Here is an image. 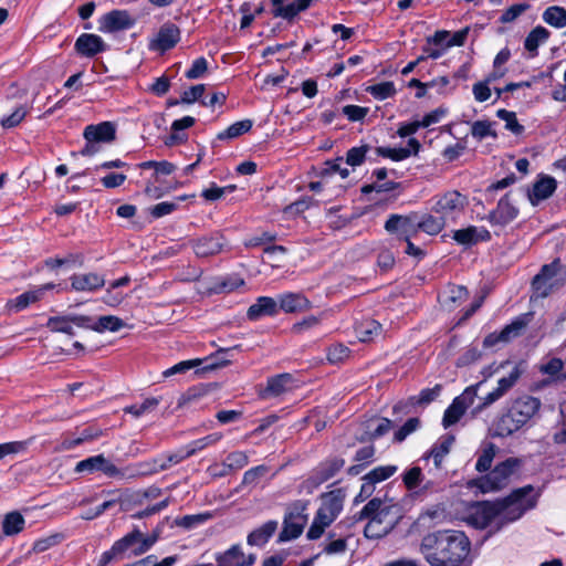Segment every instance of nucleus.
I'll use <instances>...</instances> for the list:
<instances>
[{
    "label": "nucleus",
    "mask_w": 566,
    "mask_h": 566,
    "mask_svg": "<svg viewBox=\"0 0 566 566\" xmlns=\"http://www.w3.org/2000/svg\"><path fill=\"white\" fill-rule=\"evenodd\" d=\"M226 239L219 232H213L191 241L193 252L199 258H208L220 253L226 247Z\"/></svg>",
    "instance_id": "nucleus-13"
},
{
    "label": "nucleus",
    "mask_w": 566,
    "mask_h": 566,
    "mask_svg": "<svg viewBox=\"0 0 566 566\" xmlns=\"http://www.w3.org/2000/svg\"><path fill=\"white\" fill-rule=\"evenodd\" d=\"M551 36V32L542 27H535L524 40V49L530 53L531 57L538 55L539 45L544 44Z\"/></svg>",
    "instance_id": "nucleus-27"
},
{
    "label": "nucleus",
    "mask_w": 566,
    "mask_h": 566,
    "mask_svg": "<svg viewBox=\"0 0 566 566\" xmlns=\"http://www.w3.org/2000/svg\"><path fill=\"white\" fill-rule=\"evenodd\" d=\"M418 212L409 214H390L385 222V230L390 234H396L399 240L411 239L419 232Z\"/></svg>",
    "instance_id": "nucleus-6"
},
{
    "label": "nucleus",
    "mask_w": 566,
    "mask_h": 566,
    "mask_svg": "<svg viewBox=\"0 0 566 566\" xmlns=\"http://www.w3.org/2000/svg\"><path fill=\"white\" fill-rule=\"evenodd\" d=\"M29 112L28 106L20 105L10 115L3 116L0 124L6 129L14 128L25 118Z\"/></svg>",
    "instance_id": "nucleus-49"
},
{
    "label": "nucleus",
    "mask_w": 566,
    "mask_h": 566,
    "mask_svg": "<svg viewBox=\"0 0 566 566\" xmlns=\"http://www.w3.org/2000/svg\"><path fill=\"white\" fill-rule=\"evenodd\" d=\"M494 125L495 123L490 120L473 122L471 125V135L478 140H483L489 136L496 138L497 135L493 129Z\"/></svg>",
    "instance_id": "nucleus-46"
},
{
    "label": "nucleus",
    "mask_w": 566,
    "mask_h": 566,
    "mask_svg": "<svg viewBox=\"0 0 566 566\" xmlns=\"http://www.w3.org/2000/svg\"><path fill=\"white\" fill-rule=\"evenodd\" d=\"M237 347L233 348H222L219 349L214 355L206 358L207 365L203 366V370H211L219 367L227 366L231 361V353Z\"/></svg>",
    "instance_id": "nucleus-44"
},
{
    "label": "nucleus",
    "mask_w": 566,
    "mask_h": 566,
    "mask_svg": "<svg viewBox=\"0 0 566 566\" xmlns=\"http://www.w3.org/2000/svg\"><path fill=\"white\" fill-rule=\"evenodd\" d=\"M140 470V464L137 469L126 468L124 470L117 468L113 462H111L108 459H104V465L102 468V472L108 476L114 479H124V478H132L130 474L137 472Z\"/></svg>",
    "instance_id": "nucleus-50"
},
{
    "label": "nucleus",
    "mask_w": 566,
    "mask_h": 566,
    "mask_svg": "<svg viewBox=\"0 0 566 566\" xmlns=\"http://www.w3.org/2000/svg\"><path fill=\"white\" fill-rule=\"evenodd\" d=\"M345 465V459L332 457L318 463L305 481L307 489L313 490L334 478Z\"/></svg>",
    "instance_id": "nucleus-7"
},
{
    "label": "nucleus",
    "mask_w": 566,
    "mask_h": 566,
    "mask_svg": "<svg viewBox=\"0 0 566 566\" xmlns=\"http://www.w3.org/2000/svg\"><path fill=\"white\" fill-rule=\"evenodd\" d=\"M531 4L527 2L516 3L507 8L500 17L501 23H511L515 21L521 14L527 11Z\"/></svg>",
    "instance_id": "nucleus-55"
},
{
    "label": "nucleus",
    "mask_w": 566,
    "mask_h": 566,
    "mask_svg": "<svg viewBox=\"0 0 566 566\" xmlns=\"http://www.w3.org/2000/svg\"><path fill=\"white\" fill-rule=\"evenodd\" d=\"M224 462L230 470H239L249 463V458L242 451H234L227 455Z\"/></svg>",
    "instance_id": "nucleus-64"
},
{
    "label": "nucleus",
    "mask_w": 566,
    "mask_h": 566,
    "mask_svg": "<svg viewBox=\"0 0 566 566\" xmlns=\"http://www.w3.org/2000/svg\"><path fill=\"white\" fill-rule=\"evenodd\" d=\"M279 314L277 301L270 296H260L256 298L247 312L250 321H259L265 316H276Z\"/></svg>",
    "instance_id": "nucleus-19"
},
{
    "label": "nucleus",
    "mask_w": 566,
    "mask_h": 566,
    "mask_svg": "<svg viewBox=\"0 0 566 566\" xmlns=\"http://www.w3.org/2000/svg\"><path fill=\"white\" fill-rule=\"evenodd\" d=\"M279 523L274 520L265 522L260 527L253 530L247 537L250 546H264L277 530Z\"/></svg>",
    "instance_id": "nucleus-26"
},
{
    "label": "nucleus",
    "mask_w": 566,
    "mask_h": 566,
    "mask_svg": "<svg viewBox=\"0 0 566 566\" xmlns=\"http://www.w3.org/2000/svg\"><path fill=\"white\" fill-rule=\"evenodd\" d=\"M28 442L27 441H11L0 444V460L4 459L8 455H14L22 453L27 450Z\"/></svg>",
    "instance_id": "nucleus-60"
},
{
    "label": "nucleus",
    "mask_w": 566,
    "mask_h": 566,
    "mask_svg": "<svg viewBox=\"0 0 566 566\" xmlns=\"http://www.w3.org/2000/svg\"><path fill=\"white\" fill-rule=\"evenodd\" d=\"M135 24V19L126 10H113L99 20L98 30L103 33H114L128 30Z\"/></svg>",
    "instance_id": "nucleus-12"
},
{
    "label": "nucleus",
    "mask_w": 566,
    "mask_h": 566,
    "mask_svg": "<svg viewBox=\"0 0 566 566\" xmlns=\"http://www.w3.org/2000/svg\"><path fill=\"white\" fill-rule=\"evenodd\" d=\"M83 136L86 142L111 143L116 138V127L112 122H102L85 127Z\"/></svg>",
    "instance_id": "nucleus-20"
},
{
    "label": "nucleus",
    "mask_w": 566,
    "mask_h": 566,
    "mask_svg": "<svg viewBox=\"0 0 566 566\" xmlns=\"http://www.w3.org/2000/svg\"><path fill=\"white\" fill-rule=\"evenodd\" d=\"M452 238L461 245L471 247L479 242L490 241L491 233L484 227L470 226L464 229L455 230Z\"/></svg>",
    "instance_id": "nucleus-18"
},
{
    "label": "nucleus",
    "mask_w": 566,
    "mask_h": 566,
    "mask_svg": "<svg viewBox=\"0 0 566 566\" xmlns=\"http://www.w3.org/2000/svg\"><path fill=\"white\" fill-rule=\"evenodd\" d=\"M386 505L384 504V502L380 499H378V497L371 499L360 511V518H371L376 514H378V516H380L381 514H384L381 510Z\"/></svg>",
    "instance_id": "nucleus-63"
},
{
    "label": "nucleus",
    "mask_w": 566,
    "mask_h": 566,
    "mask_svg": "<svg viewBox=\"0 0 566 566\" xmlns=\"http://www.w3.org/2000/svg\"><path fill=\"white\" fill-rule=\"evenodd\" d=\"M25 525L21 513L13 511L8 513L2 521V531L6 536H13L20 533Z\"/></svg>",
    "instance_id": "nucleus-34"
},
{
    "label": "nucleus",
    "mask_w": 566,
    "mask_h": 566,
    "mask_svg": "<svg viewBox=\"0 0 566 566\" xmlns=\"http://www.w3.org/2000/svg\"><path fill=\"white\" fill-rule=\"evenodd\" d=\"M366 92L375 99L384 101L396 95L397 90L394 82L385 81L367 86Z\"/></svg>",
    "instance_id": "nucleus-39"
},
{
    "label": "nucleus",
    "mask_w": 566,
    "mask_h": 566,
    "mask_svg": "<svg viewBox=\"0 0 566 566\" xmlns=\"http://www.w3.org/2000/svg\"><path fill=\"white\" fill-rule=\"evenodd\" d=\"M346 493L344 489H336L321 495V506L316 514L324 523H333L343 511Z\"/></svg>",
    "instance_id": "nucleus-9"
},
{
    "label": "nucleus",
    "mask_w": 566,
    "mask_h": 566,
    "mask_svg": "<svg viewBox=\"0 0 566 566\" xmlns=\"http://www.w3.org/2000/svg\"><path fill=\"white\" fill-rule=\"evenodd\" d=\"M496 116L505 122V128L515 135H521L524 132V126L521 125L516 118V114L506 109H499Z\"/></svg>",
    "instance_id": "nucleus-51"
},
{
    "label": "nucleus",
    "mask_w": 566,
    "mask_h": 566,
    "mask_svg": "<svg viewBox=\"0 0 566 566\" xmlns=\"http://www.w3.org/2000/svg\"><path fill=\"white\" fill-rule=\"evenodd\" d=\"M562 269L563 265L558 259L542 266L539 273L534 276L532 282L533 289L538 296L546 297L559 284L557 275Z\"/></svg>",
    "instance_id": "nucleus-8"
},
{
    "label": "nucleus",
    "mask_w": 566,
    "mask_h": 566,
    "mask_svg": "<svg viewBox=\"0 0 566 566\" xmlns=\"http://www.w3.org/2000/svg\"><path fill=\"white\" fill-rule=\"evenodd\" d=\"M447 520V512L442 505H433L424 510L417 518V524L423 528H431Z\"/></svg>",
    "instance_id": "nucleus-28"
},
{
    "label": "nucleus",
    "mask_w": 566,
    "mask_h": 566,
    "mask_svg": "<svg viewBox=\"0 0 566 566\" xmlns=\"http://www.w3.org/2000/svg\"><path fill=\"white\" fill-rule=\"evenodd\" d=\"M469 203L468 197L458 190H450L442 195L436 196V202L432 210L443 217L447 221L449 219L455 220L462 214Z\"/></svg>",
    "instance_id": "nucleus-5"
},
{
    "label": "nucleus",
    "mask_w": 566,
    "mask_h": 566,
    "mask_svg": "<svg viewBox=\"0 0 566 566\" xmlns=\"http://www.w3.org/2000/svg\"><path fill=\"white\" fill-rule=\"evenodd\" d=\"M378 517L368 518V523L365 526L364 533L368 538H380L387 535L394 527L395 522L388 521L385 524H381Z\"/></svg>",
    "instance_id": "nucleus-36"
},
{
    "label": "nucleus",
    "mask_w": 566,
    "mask_h": 566,
    "mask_svg": "<svg viewBox=\"0 0 566 566\" xmlns=\"http://www.w3.org/2000/svg\"><path fill=\"white\" fill-rule=\"evenodd\" d=\"M71 287L76 292H95L105 285V279L97 273L73 274L71 277Z\"/></svg>",
    "instance_id": "nucleus-22"
},
{
    "label": "nucleus",
    "mask_w": 566,
    "mask_h": 566,
    "mask_svg": "<svg viewBox=\"0 0 566 566\" xmlns=\"http://www.w3.org/2000/svg\"><path fill=\"white\" fill-rule=\"evenodd\" d=\"M211 517L210 513H201L195 515H185L176 521V524L186 530H191L197 525L203 524Z\"/></svg>",
    "instance_id": "nucleus-58"
},
{
    "label": "nucleus",
    "mask_w": 566,
    "mask_h": 566,
    "mask_svg": "<svg viewBox=\"0 0 566 566\" xmlns=\"http://www.w3.org/2000/svg\"><path fill=\"white\" fill-rule=\"evenodd\" d=\"M104 459H105V457L103 454H97V455L86 458V459L77 462V464L75 467V472H77V473H83V472L93 473L96 471L102 472V468L104 465Z\"/></svg>",
    "instance_id": "nucleus-48"
},
{
    "label": "nucleus",
    "mask_w": 566,
    "mask_h": 566,
    "mask_svg": "<svg viewBox=\"0 0 566 566\" xmlns=\"http://www.w3.org/2000/svg\"><path fill=\"white\" fill-rule=\"evenodd\" d=\"M565 361L560 358H552L546 364L541 365L539 371L552 377H558L562 380V373L565 370Z\"/></svg>",
    "instance_id": "nucleus-56"
},
{
    "label": "nucleus",
    "mask_w": 566,
    "mask_h": 566,
    "mask_svg": "<svg viewBox=\"0 0 566 566\" xmlns=\"http://www.w3.org/2000/svg\"><path fill=\"white\" fill-rule=\"evenodd\" d=\"M454 438L452 436L444 437L443 440H441L439 443L434 444L430 449L426 458H432L436 468H439L443 458L449 453Z\"/></svg>",
    "instance_id": "nucleus-42"
},
{
    "label": "nucleus",
    "mask_w": 566,
    "mask_h": 566,
    "mask_svg": "<svg viewBox=\"0 0 566 566\" xmlns=\"http://www.w3.org/2000/svg\"><path fill=\"white\" fill-rule=\"evenodd\" d=\"M142 543V532L136 527L130 533L126 534L124 537L117 539L115 544V549H117L120 555L130 552V556L133 555V548Z\"/></svg>",
    "instance_id": "nucleus-38"
},
{
    "label": "nucleus",
    "mask_w": 566,
    "mask_h": 566,
    "mask_svg": "<svg viewBox=\"0 0 566 566\" xmlns=\"http://www.w3.org/2000/svg\"><path fill=\"white\" fill-rule=\"evenodd\" d=\"M217 566H252L255 562L253 554L245 555L240 544L216 554Z\"/></svg>",
    "instance_id": "nucleus-15"
},
{
    "label": "nucleus",
    "mask_w": 566,
    "mask_h": 566,
    "mask_svg": "<svg viewBox=\"0 0 566 566\" xmlns=\"http://www.w3.org/2000/svg\"><path fill=\"white\" fill-rule=\"evenodd\" d=\"M467 408L460 402V400L453 399L452 403L446 409L442 426L447 429L455 424L461 417L465 413Z\"/></svg>",
    "instance_id": "nucleus-40"
},
{
    "label": "nucleus",
    "mask_w": 566,
    "mask_h": 566,
    "mask_svg": "<svg viewBox=\"0 0 566 566\" xmlns=\"http://www.w3.org/2000/svg\"><path fill=\"white\" fill-rule=\"evenodd\" d=\"M63 535L61 533L51 534L49 536L36 539L33 543V551L35 553H43L51 547L60 544L63 541Z\"/></svg>",
    "instance_id": "nucleus-57"
},
{
    "label": "nucleus",
    "mask_w": 566,
    "mask_h": 566,
    "mask_svg": "<svg viewBox=\"0 0 566 566\" xmlns=\"http://www.w3.org/2000/svg\"><path fill=\"white\" fill-rule=\"evenodd\" d=\"M420 552L430 566H471V542L458 530L428 533L421 539Z\"/></svg>",
    "instance_id": "nucleus-2"
},
{
    "label": "nucleus",
    "mask_w": 566,
    "mask_h": 566,
    "mask_svg": "<svg viewBox=\"0 0 566 566\" xmlns=\"http://www.w3.org/2000/svg\"><path fill=\"white\" fill-rule=\"evenodd\" d=\"M54 287L53 283H48L33 290L27 291L14 298L8 301L7 306L14 313L21 312L29 305L40 301L44 292Z\"/></svg>",
    "instance_id": "nucleus-17"
},
{
    "label": "nucleus",
    "mask_w": 566,
    "mask_h": 566,
    "mask_svg": "<svg viewBox=\"0 0 566 566\" xmlns=\"http://www.w3.org/2000/svg\"><path fill=\"white\" fill-rule=\"evenodd\" d=\"M72 315L51 316L46 322V327L53 333H64L74 335Z\"/></svg>",
    "instance_id": "nucleus-41"
},
{
    "label": "nucleus",
    "mask_w": 566,
    "mask_h": 566,
    "mask_svg": "<svg viewBox=\"0 0 566 566\" xmlns=\"http://www.w3.org/2000/svg\"><path fill=\"white\" fill-rule=\"evenodd\" d=\"M538 496L539 494L534 491L532 485H525L495 503H473L468 509L465 520L476 528H485L495 522L496 530H500L503 525L517 521L525 512L534 509Z\"/></svg>",
    "instance_id": "nucleus-1"
},
{
    "label": "nucleus",
    "mask_w": 566,
    "mask_h": 566,
    "mask_svg": "<svg viewBox=\"0 0 566 566\" xmlns=\"http://www.w3.org/2000/svg\"><path fill=\"white\" fill-rule=\"evenodd\" d=\"M253 122L251 119H243L233 123L227 129L220 132L216 140L212 143V146L216 147L217 140H230L238 138L239 136L248 133L252 128Z\"/></svg>",
    "instance_id": "nucleus-32"
},
{
    "label": "nucleus",
    "mask_w": 566,
    "mask_h": 566,
    "mask_svg": "<svg viewBox=\"0 0 566 566\" xmlns=\"http://www.w3.org/2000/svg\"><path fill=\"white\" fill-rule=\"evenodd\" d=\"M279 311L285 313L305 312L312 307L310 300L302 293H283L277 296Z\"/></svg>",
    "instance_id": "nucleus-21"
},
{
    "label": "nucleus",
    "mask_w": 566,
    "mask_h": 566,
    "mask_svg": "<svg viewBox=\"0 0 566 566\" xmlns=\"http://www.w3.org/2000/svg\"><path fill=\"white\" fill-rule=\"evenodd\" d=\"M177 563V556H167L160 562L155 555H148L132 564V566H174Z\"/></svg>",
    "instance_id": "nucleus-62"
},
{
    "label": "nucleus",
    "mask_w": 566,
    "mask_h": 566,
    "mask_svg": "<svg viewBox=\"0 0 566 566\" xmlns=\"http://www.w3.org/2000/svg\"><path fill=\"white\" fill-rule=\"evenodd\" d=\"M533 316V312H527L515 317L500 332V337H502L503 342L506 343L520 336L525 327L532 322Z\"/></svg>",
    "instance_id": "nucleus-25"
},
{
    "label": "nucleus",
    "mask_w": 566,
    "mask_h": 566,
    "mask_svg": "<svg viewBox=\"0 0 566 566\" xmlns=\"http://www.w3.org/2000/svg\"><path fill=\"white\" fill-rule=\"evenodd\" d=\"M518 461L510 458L499 463L489 474L476 479L474 485L483 493L500 491L509 484L511 475L514 473Z\"/></svg>",
    "instance_id": "nucleus-4"
},
{
    "label": "nucleus",
    "mask_w": 566,
    "mask_h": 566,
    "mask_svg": "<svg viewBox=\"0 0 566 566\" xmlns=\"http://www.w3.org/2000/svg\"><path fill=\"white\" fill-rule=\"evenodd\" d=\"M125 326H126V324L122 318L114 316V315H106V316H101L97 319V322L94 323L93 331L98 332V333H103L105 331L118 332L119 329H122Z\"/></svg>",
    "instance_id": "nucleus-43"
},
{
    "label": "nucleus",
    "mask_w": 566,
    "mask_h": 566,
    "mask_svg": "<svg viewBox=\"0 0 566 566\" xmlns=\"http://www.w3.org/2000/svg\"><path fill=\"white\" fill-rule=\"evenodd\" d=\"M104 40L94 33H82L74 43V50L83 57H94L107 50Z\"/></svg>",
    "instance_id": "nucleus-14"
},
{
    "label": "nucleus",
    "mask_w": 566,
    "mask_h": 566,
    "mask_svg": "<svg viewBox=\"0 0 566 566\" xmlns=\"http://www.w3.org/2000/svg\"><path fill=\"white\" fill-rule=\"evenodd\" d=\"M354 331L359 342L367 343L381 334V325L373 318H365L355 323Z\"/></svg>",
    "instance_id": "nucleus-29"
},
{
    "label": "nucleus",
    "mask_w": 566,
    "mask_h": 566,
    "mask_svg": "<svg viewBox=\"0 0 566 566\" xmlns=\"http://www.w3.org/2000/svg\"><path fill=\"white\" fill-rule=\"evenodd\" d=\"M446 220L443 217L439 216H432L429 213L419 214L418 213V230L419 232L422 231L429 235H436L446 226Z\"/></svg>",
    "instance_id": "nucleus-31"
},
{
    "label": "nucleus",
    "mask_w": 566,
    "mask_h": 566,
    "mask_svg": "<svg viewBox=\"0 0 566 566\" xmlns=\"http://www.w3.org/2000/svg\"><path fill=\"white\" fill-rule=\"evenodd\" d=\"M494 457H495V446L492 443H489L482 450V452L479 454V458L475 463V469L479 472L488 471L492 465Z\"/></svg>",
    "instance_id": "nucleus-54"
},
{
    "label": "nucleus",
    "mask_w": 566,
    "mask_h": 566,
    "mask_svg": "<svg viewBox=\"0 0 566 566\" xmlns=\"http://www.w3.org/2000/svg\"><path fill=\"white\" fill-rule=\"evenodd\" d=\"M159 539V531L153 532L150 535L145 536L142 533V543L133 548V555L135 557L147 553Z\"/></svg>",
    "instance_id": "nucleus-61"
},
{
    "label": "nucleus",
    "mask_w": 566,
    "mask_h": 566,
    "mask_svg": "<svg viewBox=\"0 0 566 566\" xmlns=\"http://www.w3.org/2000/svg\"><path fill=\"white\" fill-rule=\"evenodd\" d=\"M306 524V515L298 509L290 510L283 520V528L279 534L277 542L284 543L297 538Z\"/></svg>",
    "instance_id": "nucleus-11"
},
{
    "label": "nucleus",
    "mask_w": 566,
    "mask_h": 566,
    "mask_svg": "<svg viewBox=\"0 0 566 566\" xmlns=\"http://www.w3.org/2000/svg\"><path fill=\"white\" fill-rule=\"evenodd\" d=\"M541 400L532 396H523L513 401L507 412L495 423V432L500 437H509L525 426L539 410Z\"/></svg>",
    "instance_id": "nucleus-3"
},
{
    "label": "nucleus",
    "mask_w": 566,
    "mask_h": 566,
    "mask_svg": "<svg viewBox=\"0 0 566 566\" xmlns=\"http://www.w3.org/2000/svg\"><path fill=\"white\" fill-rule=\"evenodd\" d=\"M293 378L290 374H281L268 380L266 392L270 396H280L291 388Z\"/></svg>",
    "instance_id": "nucleus-35"
},
{
    "label": "nucleus",
    "mask_w": 566,
    "mask_h": 566,
    "mask_svg": "<svg viewBox=\"0 0 566 566\" xmlns=\"http://www.w3.org/2000/svg\"><path fill=\"white\" fill-rule=\"evenodd\" d=\"M423 479L422 470L419 467L410 468L402 475V482L407 490L415 491L417 495L424 494L432 486L431 481L426 482L421 486Z\"/></svg>",
    "instance_id": "nucleus-24"
},
{
    "label": "nucleus",
    "mask_w": 566,
    "mask_h": 566,
    "mask_svg": "<svg viewBox=\"0 0 566 566\" xmlns=\"http://www.w3.org/2000/svg\"><path fill=\"white\" fill-rule=\"evenodd\" d=\"M369 150L370 146L366 144L359 147H352L346 153V164L352 167L360 166L365 161Z\"/></svg>",
    "instance_id": "nucleus-52"
},
{
    "label": "nucleus",
    "mask_w": 566,
    "mask_h": 566,
    "mask_svg": "<svg viewBox=\"0 0 566 566\" xmlns=\"http://www.w3.org/2000/svg\"><path fill=\"white\" fill-rule=\"evenodd\" d=\"M378 156L384 158H390L394 161H401L407 159L411 155V150L409 148H390V147H377L375 149Z\"/></svg>",
    "instance_id": "nucleus-53"
},
{
    "label": "nucleus",
    "mask_w": 566,
    "mask_h": 566,
    "mask_svg": "<svg viewBox=\"0 0 566 566\" xmlns=\"http://www.w3.org/2000/svg\"><path fill=\"white\" fill-rule=\"evenodd\" d=\"M397 471L396 465H380L373 469L370 472L363 476V480H368L370 483L376 485L390 476H392Z\"/></svg>",
    "instance_id": "nucleus-45"
},
{
    "label": "nucleus",
    "mask_w": 566,
    "mask_h": 566,
    "mask_svg": "<svg viewBox=\"0 0 566 566\" xmlns=\"http://www.w3.org/2000/svg\"><path fill=\"white\" fill-rule=\"evenodd\" d=\"M190 458L186 447L178 449L177 451L164 455L161 458L154 459L151 462L140 463V470L130 474V476H138L144 474L157 473L169 469L170 467L180 463L181 461Z\"/></svg>",
    "instance_id": "nucleus-10"
},
{
    "label": "nucleus",
    "mask_w": 566,
    "mask_h": 566,
    "mask_svg": "<svg viewBox=\"0 0 566 566\" xmlns=\"http://www.w3.org/2000/svg\"><path fill=\"white\" fill-rule=\"evenodd\" d=\"M543 21L556 29L566 27V10L559 6H552L544 10L542 14Z\"/></svg>",
    "instance_id": "nucleus-33"
},
{
    "label": "nucleus",
    "mask_w": 566,
    "mask_h": 566,
    "mask_svg": "<svg viewBox=\"0 0 566 566\" xmlns=\"http://www.w3.org/2000/svg\"><path fill=\"white\" fill-rule=\"evenodd\" d=\"M350 349L343 344H334L327 349V359L332 364H338L349 357Z\"/></svg>",
    "instance_id": "nucleus-59"
},
{
    "label": "nucleus",
    "mask_w": 566,
    "mask_h": 566,
    "mask_svg": "<svg viewBox=\"0 0 566 566\" xmlns=\"http://www.w3.org/2000/svg\"><path fill=\"white\" fill-rule=\"evenodd\" d=\"M517 213L518 210L510 201L509 195H505L485 219L493 226H505L513 221Z\"/></svg>",
    "instance_id": "nucleus-16"
},
{
    "label": "nucleus",
    "mask_w": 566,
    "mask_h": 566,
    "mask_svg": "<svg viewBox=\"0 0 566 566\" xmlns=\"http://www.w3.org/2000/svg\"><path fill=\"white\" fill-rule=\"evenodd\" d=\"M160 400L158 398L151 397L145 399L139 405H132L124 408L125 413H130L135 418H139L144 416L147 412H150L156 409V407L159 405Z\"/></svg>",
    "instance_id": "nucleus-47"
},
{
    "label": "nucleus",
    "mask_w": 566,
    "mask_h": 566,
    "mask_svg": "<svg viewBox=\"0 0 566 566\" xmlns=\"http://www.w3.org/2000/svg\"><path fill=\"white\" fill-rule=\"evenodd\" d=\"M101 436H102V430L98 427L90 426V427H86L83 430H81V432L78 433V437H76L74 439H65L63 441V446L65 449L70 450V449H73V448L82 444L83 442L95 440V439L99 438Z\"/></svg>",
    "instance_id": "nucleus-37"
},
{
    "label": "nucleus",
    "mask_w": 566,
    "mask_h": 566,
    "mask_svg": "<svg viewBox=\"0 0 566 566\" xmlns=\"http://www.w3.org/2000/svg\"><path fill=\"white\" fill-rule=\"evenodd\" d=\"M556 187L557 182L553 177H542L533 186V191L530 195L531 201L537 203L538 201L549 198L556 190Z\"/></svg>",
    "instance_id": "nucleus-30"
},
{
    "label": "nucleus",
    "mask_w": 566,
    "mask_h": 566,
    "mask_svg": "<svg viewBox=\"0 0 566 566\" xmlns=\"http://www.w3.org/2000/svg\"><path fill=\"white\" fill-rule=\"evenodd\" d=\"M180 39V30L174 23L164 24L157 33L154 48L160 51L172 49Z\"/></svg>",
    "instance_id": "nucleus-23"
}]
</instances>
